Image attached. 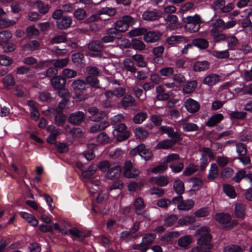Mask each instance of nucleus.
Returning <instances> with one entry per match:
<instances>
[{
	"label": "nucleus",
	"mask_w": 252,
	"mask_h": 252,
	"mask_svg": "<svg viewBox=\"0 0 252 252\" xmlns=\"http://www.w3.org/2000/svg\"><path fill=\"white\" fill-rule=\"evenodd\" d=\"M134 133L137 138L141 139H145L149 135V132L146 129L140 127L135 129Z\"/></svg>",
	"instance_id": "c03bdc74"
},
{
	"label": "nucleus",
	"mask_w": 252,
	"mask_h": 252,
	"mask_svg": "<svg viewBox=\"0 0 252 252\" xmlns=\"http://www.w3.org/2000/svg\"><path fill=\"white\" fill-rule=\"evenodd\" d=\"M85 114L82 111H76L71 113L68 118V122L71 124L79 126L85 121Z\"/></svg>",
	"instance_id": "0eeeda50"
},
{
	"label": "nucleus",
	"mask_w": 252,
	"mask_h": 252,
	"mask_svg": "<svg viewBox=\"0 0 252 252\" xmlns=\"http://www.w3.org/2000/svg\"><path fill=\"white\" fill-rule=\"evenodd\" d=\"M197 85V82L192 81L189 82L183 88V92L186 94H189L193 92Z\"/></svg>",
	"instance_id": "a18cd8bd"
},
{
	"label": "nucleus",
	"mask_w": 252,
	"mask_h": 252,
	"mask_svg": "<svg viewBox=\"0 0 252 252\" xmlns=\"http://www.w3.org/2000/svg\"><path fill=\"white\" fill-rule=\"evenodd\" d=\"M124 68L131 73H135L137 68L135 65L134 62L129 58L126 59L123 61Z\"/></svg>",
	"instance_id": "5701e85b"
},
{
	"label": "nucleus",
	"mask_w": 252,
	"mask_h": 252,
	"mask_svg": "<svg viewBox=\"0 0 252 252\" xmlns=\"http://www.w3.org/2000/svg\"><path fill=\"white\" fill-rule=\"evenodd\" d=\"M220 76L215 74H211L206 76L203 80V83L209 86H213L219 82Z\"/></svg>",
	"instance_id": "4be33fe9"
},
{
	"label": "nucleus",
	"mask_w": 252,
	"mask_h": 252,
	"mask_svg": "<svg viewBox=\"0 0 252 252\" xmlns=\"http://www.w3.org/2000/svg\"><path fill=\"white\" fill-rule=\"evenodd\" d=\"M131 46L133 49L136 50H143L146 48V45L143 41L134 38L131 40Z\"/></svg>",
	"instance_id": "79ce46f5"
},
{
	"label": "nucleus",
	"mask_w": 252,
	"mask_h": 252,
	"mask_svg": "<svg viewBox=\"0 0 252 252\" xmlns=\"http://www.w3.org/2000/svg\"><path fill=\"white\" fill-rule=\"evenodd\" d=\"M173 188L176 192L178 194H182L185 191L184 184L179 180L175 181Z\"/></svg>",
	"instance_id": "603ef678"
},
{
	"label": "nucleus",
	"mask_w": 252,
	"mask_h": 252,
	"mask_svg": "<svg viewBox=\"0 0 252 252\" xmlns=\"http://www.w3.org/2000/svg\"><path fill=\"white\" fill-rule=\"evenodd\" d=\"M244 249L237 245H229L225 247L223 252H243Z\"/></svg>",
	"instance_id": "4d7b16f0"
},
{
	"label": "nucleus",
	"mask_w": 252,
	"mask_h": 252,
	"mask_svg": "<svg viewBox=\"0 0 252 252\" xmlns=\"http://www.w3.org/2000/svg\"><path fill=\"white\" fill-rule=\"evenodd\" d=\"M196 221V218L194 216H187L179 219L178 223L180 225H189Z\"/></svg>",
	"instance_id": "7c9ffc66"
},
{
	"label": "nucleus",
	"mask_w": 252,
	"mask_h": 252,
	"mask_svg": "<svg viewBox=\"0 0 252 252\" xmlns=\"http://www.w3.org/2000/svg\"><path fill=\"white\" fill-rule=\"evenodd\" d=\"M115 38H121V36L116 32L115 30L109 29L106 31V35L101 38V41L104 43L113 42Z\"/></svg>",
	"instance_id": "9b49d317"
},
{
	"label": "nucleus",
	"mask_w": 252,
	"mask_h": 252,
	"mask_svg": "<svg viewBox=\"0 0 252 252\" xmlns=\"http://www.w3.org/2000/svg\"><path fill=\"white\" fill-rule=\"evenodd\" d=\"M161 36L159 32L150 31L144 35V39L146 42L153 43L158 41Z\"/></svg>",
	"instance_id": "4468645a"
},
{
	"label": "nucleus",
	"mask_w": 252,
	"mask_h": 252,
	"mask_svg": "<svg viewBox=\"0 0 252 252\" xmlns=\"http://www.w3.org/2000/svg\"><path fill=\"white\" fill-rule=\"evenodd\" d=\"M173 80L176 87L181 86L186 81L185 77L181 73L174 74L173 76Z\"/></svg>",
	"instance_id": "09e8293b"
},
{
	"label": "nucleus",
	"mask_w": 252,
	"mask_h": 252,
	"mask_svg": "<svg viewBox=\"0 0 252 252\" xmlns=\"http://www.w3.org/2000/svg\"><path fill=\"white\" fill-rule=\"evenodd\" d=\"M183 21L186 23L184 27L187 31L195 32L200 29L201 20L199 15L196 14L193 16H188Z\"/></svg>",
	"instance_id": "f03ea898"
},
{
	"label": "nucleus",
	"mask_w": 252,
	"mask_h": 252,
	"mask_svg": "<svg viewBox=\"0 0 252 252\" xmlns=\"http://www.w3.org/2000/svg\"><path fill=\"white\" fill-rule=\"evenodd\" d=\"M12 37L11 33L8 31H2L0 32V43H6Z\"/></svg>",
	"instance_id": "338daca9"
},
{
	"label": "nucleus",
	"mask_w": 252,
	"mask_h": 252,
	"mask_svg": "<svg viewBox=\"0 0 252 252\" xmlns=\"http://www.w3.org/2000/svg\"><path fill=\"white\" fill-rule=\"evenodd\" d=\"M194 205V202L191 199L184 200L183 199L181 204L178 205L179 210H188L191 209Z\"/></svg>",
	"instance_id": "473e14b6"
},
{
	"label": "nucleus",
	"mask_w": 252,
	"mask_h": 252,
	"mask_svg": "<svg viewBox=\"0 0 252 252\" xmlns=\"http://www.w3.org/2000/svg\"><path fill=\"white\" fill-rule=\"evenodd\" d=\"M2 83L5 88H9L15 84V79L12 74H9L3 78Z\"/></svg>",
	"instance_id": "8fccbe9b"
},
{
	"label": "nucleus",
	"mask_w": 252,
	"mask_h": 252,
	"mask_svg": "<svg viewBox=\"0 0 252 252\" xmlns=\"http://www.w3.org/2000/svg\"><path fill=\"white\" fill-rule=\"evenodd\" d=\"M140 221H137L133 223V226L131 228L127 231H124L121 232L120 235V239L123 240H126L130 236L135 233L138 231L140 227Z\"/></svg>",
	"instance_id": "9d476101"
},
{
	"label": "nucleus",
	"mask_w": 252,
	"mask_h": 252,
	"mask_svg": "<svg viewBox=\"0 0 252 252\" xmlns=\"http://www.w3.org/2000/svg\"><path fill=\"white\" fill-rule=\"evenodd\" d=\"M180 235L178 231L169 232L162 235L161 240L163 242L169 243L172 242L173 239L178 237Z\"/></svg>",
	"instance_id": "2f4dec72"
},
{
	"label": "nucleus",
	"mask_w": 252,
	"mask_h": 252,
	"mask_svg": "<svg viewBox=\"0 0 252 252\" xmlns=\"http://www.w3.org/2000/svg\"><path fill=\"white\" fill-rule=\"evenodd\" d=\"M69 233L72 236L77 237L80 240L84 239L85 237L90 236V232H84L82 231L79 230L78 229L73 228L68 230Z\"/></svg>",
	"instance_id": "c85d7f7f"
},
{
	"label": "nucleus",
	"mask_w": 252,
	"mask_h": 252,
	"mask_svg": "<svg viewBox=\"0 0 252 252\" xmlns=\"http://www.w3.org/2000/svg\"><path fill=\"white\" fill-rule=\"evenodd\" d=\"M96 139L98 143L102 144H107L110 141L109 137L105 132H101L98 134Z\"/></svg>",
	"instance_id": "5fc2aeb1"
},
{
	"label": "nucleus",
	"mask_w": 252,
	"mask_h": 252,
	"mask_svg": "<svg viewBox=\"0 0 252 252\" xmlns=\"http://www.w3.org/2000/svg\"><path fill=\"white\" fill-rule=\"evenodd\" d=\"M183 129L185 132L195 131L198 130V126L193 123L183 122Z\"/></svg>",
	"instance_id": "ea45409f"
},
{
	"label": "nucleus",
	"mask_w": 252,
	"mask_h": 252,
	"mask_svg": "<svg viewBox=\"0 0 252 252\" xmlns=\"http://www.w3.org/2000/svg\"><path fill=\"white\" fill-rule=\"evenodd\" d=\"M246 171L244 169H241L238 171L232 178L233 181L236 183H239L242 179L246 178Z\"/></svg>",
	"instance_id": "0e129e2a"
},
{
	"label": "nucleus",
	"mask_w": 252,
	"mask_h": 252,
	"mask_svg": "<svg viewBox=\"0 0 252 252\" xmlns=\"http://www.w3.org/2000/svg\"><path fill=\"white\" fill-rule=\"evenodd\" d=\"M56 23L59 29L61 30L66 29L70 26L72 23V19L69 17L64 16L60 19H58Z\"/></svg>",
	"instance_id": "6ab92c4d"
},
{
	"label": "nucleus",
	"mask_w": 252,
	"mask_h": 252,
	"mask_svg": "<svg viewBox=\"0 0 252 252\" xmlns=\"http://www.w3.org/2000/svg\"><path fill=\"white\" fill-rule=\"evenodd\" d=\"M175 145V142L171 140L165 139L159 142L156 146L158 149H169Z\"/></svg>",
	"instance_id": "72a5a7b5"
},
{
	"label": "nucleus",
	"mask_w": 252,
	"mask_h": 252,
	"mask_svg": "<svg viewBox=\"0 0 252 252\" xmlns=\"http://www.w3.org/2000/svg\"><path fill=\"white\" fill-rule=\"evenodd\" d=\"M146 150L145 146L143 144H141L132 149L130 152V154L131 156H135L136 154H139L141 156L142 154V153H143Z\"/></svg>",
	"instance_id": "e2e57ef3"
},
{
	"label": "nucleus",
	"mask_w": 252,
	"mask_h": 252,
	"mask_svg": "<svg viewBox=\"0 0 252 252\" xmlns=\"http://www.w3.org/2000/svg\"><path fill=\"white\" fill-rule=\"evenodd\" d=\"M218 176L219 169L217 164L216 163L211 164L207 177L208 179L210 180H214L217 179Z\"/></svg>",
	"instance_id": "c756f323"
},
{
	"label": "nucleus",
	"mask_w": 252,
	"mask_h": 252,
	"mask_svg": "<svg viewBox=\"0 0 252 252\" xmlns=\"http://www.w3.org/2000/svg\"><path fill=\"white\" fill-rule=\"evenodd\" d=\"M113 30H116V32L120 35L119 32H124L128 30L127 26L125 24L123 18L118 20L115 23V28Z\"/></svg>",
	"instance_id": "cd10ccee"
},
{
	"label": "nucleus",
	"mask_w": 252,
	"mask_h": 252,
	"mask_svg": "<svg viewBox=\"0 0 252 252\" xmlns=\"http://www.w3.org/2000/svg\"><path fill=\"white\" fill-rule=\"evenodd\" d=\"M68 59H61L56 60H52V63L55 67L63 68L68 63Z\"/></svg>",
	"instance_id": "bf43d9fd"
},
{
	"label": "nucleus",
	"mask_w": 252,
	"mask_h": 252,
	"mask_svg": "<svg viewBox=\"0 0 252 252\" xmlns=\"http://www.w3.org/2000/svg\"><path fill=\"white\" fill-rule=\"evenodd\" d=\"M85 82L87 84H88L93 87L96 88H100L99 86V80L97 79L96 76L88 75L85 78Z\"/></svg>",
	"instance_id": "37998d69"
},
{
	"label": "nucleus",
	"mask_w": 252,
	"mask_h": 252,
	"mask_svg": "<svg viewBox=\"0 0 252 252\" xmlns=\"http://www.w3.org/2000/svg\"><path fill=\"white\" fill-rule=\"evenodd\" d=\"M121 168L118 165L110 168L106 174V177L109 179L113 180L118 177L120 175Z\"/></svg>",
	"instance_id": "a878e982"
},
{
	"label": "nucleus",
	"mask_w": 252,
	"mask_h": 252,
	"mask_svg": "<svg viewBox=\"0 0 252 252\" xmlns=\"http://www.w3.org/2000/svg\"><path fill=\"white\" fill-rule=\"evenodd\" d=\"M136 105L135 98L130 94H126L123 97L119 103V107L125 109Z\"/></svg>",
	"instance_id": "6e6552de"
},
{
	"label": "nucleus",
	"mask_w": 252,
	"mask_h": 252,
	"mask_svg": "<svg viewBox=\"0 0 252 252\" xmlns=\"http://www.w3.org/2000/svg\"><path fill=\"white\" fill-rule=\"evenodd\" d=\"M236 151L238 156H245L247 155L248 152L246 145L241 142H238V143H236Z\"/></svg>",
	"instance_id": "49530a36"
},
{
	"label": "nucleus",
	"mask_w": 252,
	"mask_h": 252,
	"mask_svg": "<svg viewBox=\"0 0 252 252\" xmlns=\"http://www.w3.org/2000/svg\"><path fill=\"white\" fill-rule=\"evenodd\" d=\"M210 231V228L207 226H202L195 231L194 236L199 237L197 240L198 246H206L209 250H212L213 248V245L211 243L212 237Z\"/></svg>",
	"instance_id": "f257e3e1"
},
{
	"label": "nucleus",
	"mask_w": 252,
	"mask_h": 252,
	"mask_svg": "<svg viewBox=\"0 0 252 252\" xmlns=\"http://www.w3.org/2000/svg\"><path fill=\"white\" fill-rule=\"evenodd\" d=\"M132 60L136 63L137 66L140 67H146L147 63L145 61L144 57L141 54H135L132 56Z\"/></svg>",
	"instance_id": "4c0bfd02"
},
{
	"label": "nucleus",
	"mask_w": 252,
	"mask_h": 252,
	"mask_svg": "<svg viewBox=\"0 0 252 252\" xmlns=\"http://www.w3.org/2000/svg\"><path fill=\"white\" fill-rule=\"evenodd\" d=\"M225 4V0H216L213 3L212 7L215 10H220L223 13L229 12L234 8L233 3H229L226 5Z\"/></svg>",
	"instance_id": "39448f33"
},
{
	"label": "nucleus",
	"mask_w": 252,
	"mask_h": 252,
	"mask_svg": "<svg viewBox=\"0 0 252 252\" xmlns=\"http://www.w3.org/2000/svg\"><path fill=\"white\" fill-rule=\"evenodd\" d=\"M210 210L208 207L201 208L197 210L194 213V217L197 218L205 217L209 215Z\"/></svg>",
	"instance_id": "13d9d810"
},
{
	"label": "nucleus",
	"mask_w": 252,
	"mask_h": 252,
	"mask_svg": "<svg viewBox=\"0 0 252 252\" xmlns=\"http://www.w3.org/2000/svg\"><path fill=\"white\" fill-rule=\"evenodd\" d=\"M235 215L238 218H243L245 215V207L244 205L238 202L235 205Z\"/></svg>",
	"instance_id": "bb28decb"
},
{
	"label": "nucleus",
	"mask_w": 252,
	"mask_h": 252,
	"mask_svg": "<svg viewBox=\"0 0 252 252\" xmlns=\"http://www.w3.org/2000/svg\"><path fill=\"white\" fill-rule=\"evenodd\" d=\"M160 17L161 15L158 10L156 9H154L152 11H146L142 14L143 19L146 21L157 20Z\"/></svg>",
	"instance_id": "2eb2a0df"
},
{
	"label": "nucleus",
	"mask_w": 252,
	"mask_h": 252,
	"mask_svg": "<svg viewBox=\"0 0 252 252\" xmlns=\"http://www.w3.org/2000/svg\"><path fill=\"white\" fill-rule=\"evenodd\" d=\"M151 183L155 184L159 187H165L169 183V178L167 176H158L152 177L149 179Z\"/></svg>",
	"instance_id": "f3484780"
},
{
	"label": "nucleus",
	"mask_w": 252,
	"mask_h": 252,
	"mask_svg": "<svg viewBox=\"0 0 252 252\" xmlns=\"http://www.w3.org/2000/svg\"><path fill=\"white\" fill-rule=\"evenodd\" d=\"M73 15L74 17L79 20H83L88 16L86 11L82 8H78L75 10Z\"/></svg>",
	"instance_id": "de8ad7c7"
},
{
	"label": "nucleus",
	"mask_w": 252,
	"mask_h": 252,
	"mask_svg": "<svg viewBox=\"0 0 252 252\" xmlns=\"http://www.w3.org/2000/svg\"><path fill=\"white\" fill-rule=\"evenodd\" d=\"M185 107L189 113L194 114L199 111L200 105L196 100L189 98L185 101Z\"/></svg>",
	"instance_id": "1a4fd4ad"
},
{
	"label": "nucleus",
	"mask_w": 252,
	"mask_h": 252,
	"mask_svg": "<svg viewBox=\"0 0 252 252\" xmlns=\"http://www.w3.org/2000/svg\"><path fill=\"white\" fill-rule=\"evenodd\" d=\"M147 117V115L144 112H140L136 114L133 118V121L135 124H141Z\"/></svg>",
	"instance_id": "69168bd1"
},
{
	"label": "nucleus",
	"mask_w": 252,
	"mask_h": 252,
	"mask_svg": "<svg viewBox=\"0 0 252 252\" xmlns=\"http://www.w3.org/2000/svg\"><path fill=\"white\" fill-rule=\"evenodd\" d=\"M133 206L136 214L138 215H141L142 210L145 207L143 199L141 197L137 198L134 202Z\"/></svg>",
	"instance_id": "b1692460"
},
{
	"label": "nucleus",
	"mask_w": 252,
	"mask_h": 252,
	"mask_svg": "<svg viewBox=\"0 0 252 252\" xmlns=\"http://www.w3.org/2000/svg\"><path fill=\"white\" fill-rule=\"evenodd\" d=\"M109 126V123L106 121L96 124L91 127L90 131L92 133H96L104 129Z\"/></svg>",
	"instance_id": "58836bf2"
},
{
	"label": "nucleus",
	"mask_w": 252,
	"mask_h": 252,
	"mask_svg": "<svg viewBox=\"0 0 252 252\" xmlns=\"http://www.w3.org/2000/svg\"><path fill=\"white\" fill-rule=\"evenodd\" d=\"M192 243V237L186 235L180 237L178 240V245L183 248L187 247Z\"/></svg>",
	"instance_id": "f704fd0d"
},
{
	"label": "nucleus",
	"mask_w": 252,
	"mask_h": 252,
	"mask_svg": "<svg viewBox=\"0 0 252 252\" xmlns=\"http://www.w3.org/2000/svg\"><path fill=\"white\" fill-rule=\"evenodd\" d=\"M66 79L61 76H57L51 79V83L55 89L62 90L66 84Z\"/></svg>",
	"instance_id": "dca6fc26"
},
{
	"label": "nucleus",
	"mask_w": 252,
	"mask_h": 252,
	"mask_svg": "<svg viewBox=\"0 0 252 252\" xmlns=\"http://www.w3.org/2000/svg\"><path fill=\"white\" fill-rule=\"evenodd\" d=\"M209 63L207 61L197 62L193 65L195 71H203L209 68Z\"/></svg>",
	"instance_id": "c9c22d12"
},
{
	"label": "nucleus",
	"mask_w": 252,
	"mask_h": 252,
	"mask_svg": "<svg viewBox=\"0 0 252 252\" xmlns=\"http://www.w3.org/2000/svg\"><path fill=\"white\" fill-rule=\"evenodd\" d=\"M104 46L99 41L93 40L88 45V48L91 57H101Z\"/></svg>",
	"instance_id": "20e7f679"
},
{
	"label": "nucleus",
	"mask_w": 252,
	"mask_h": 252,
	"mask_svg": "<svg viewBox=\"0 0 252 252\" xmlns=\"http://www.w3.org/2000/svg\"><path fill=\"white\" fill-rule=\"evenodd\" d=\"M40 44L37 40L30 41L25 45V49L30 51L38 50Z\"/></svg>",
	"instance_id": "6e6d98bb"
},
{
	"label": "nucleus",
	"mask_w": 252,
	"mask_h": 252,
	"mask_svg": "<svg viewBox=\"0 0 252 252\" xmlns=\"http://www.w3.org/2000/svg\"><path fill=\"white\" fill-rule=\"evenodd\" d=\"M187 42V40L186 37L179 35H173L169 37L166 39V43L171 45H173L180 42L186 43Z\"/></svg>",
	"instance_id": "393cba45"
},
{
	"label": "nucleus",
	"mask_w": 252,
	"mask_h": 252,
	"mask_svg": "<svg viewBox=\"0 0 252 252\" xmlns=\"http://www.w3.org/2000/svg\"><path fill=\"white\" fill-rule=\"evenodd\" d=\"M156 238V235L154 233H151L146 234L142 239V242L144 245L148 247V246L151 245L155 240Z\"/></svg>",
	"instance_id": "864d4df0"
},
{
	"label": "nucleus",
	"mask_w": 252,
	"mask_h": 252,
	"mask_svg": "<svg viewBox=\"0 0 252 252\" xmlns=\"http://www.w3.org/2000/svg\"><path fill=\"white\" fill-rule=\"evenodd\" d=\"M178 220L177 215H171L165 219L164 225L166 227H170L173 225Z\"/></svg>",
	"instance_id": "3c124183"
},
{
	"label": "nucleus",
	"mask_w": 252,
	"mask_h": 252,
	"mask_svg": "<svg viewBox=\"0 0 252 252\" xmlns=\"http://www.w3.org/2000/svg\"><path fill=\"white\" fill-rule=\"evenodd\" d=\"M223 190L226 194L231 198H234L236 195L234 188L230 185H224Z\"/></svg>",
	"instance_id": "680f3d73"
},
{
	"label": "nucleus",
	"mask_w": 252,
	"mask_h": 252,
	"mask_svg": "<svg viewBox=\"0 0 252 252\" xmlns=\"http://www.w3.org/2000/svg\"><path fill=\"white\" fill-rule=\"evenodd\" d=\"M210 33L213 36V40L215 43H219L226 39L224 33H219V31L210 30Z\"/></svg>",
	"instance_id": "e433bc0d"
},
{
	"label": "nucleus",
	"mask_w": 252,
	"mask_h": 252,
	"mask_svg": "<svg viewBox=\"0 0 252 252\" xmlns=\"http://www.w3.org/2000/svg\"><path fill=\"white\" fill-rule=\"evenodd\" d=\"M223 119V116L221 114H216L211 117L206 123V126L209 127H213L220 123Z\"/></svg>",
	"instance_id": "aec40b11"
},
{
	"label": "nucleus",
	"mask_w": 252,
	"mask_h": 252,
	"mask_svg": "<svg viewBox=\"0 0 252 252\" xmlns=\"http://www.w3.org/2000/svg\"><path fill=\"white\" fill-rule=\"evenodd\" d=\"M72 87L75 92L78 93L83 92L88 88L85 81L81 79H77L74 81L72 83Z\"/></svg>",
	"instance_id": "a211bd4d"
},
{
	"label": "nucleus",
	"mask_w": 252,
	"mask_h": 252,
	"mask_svg": "<svg viewBox=\"0 0 252 252\" xmlns=\"http://www.w3.org/2000/svg\"><path fill=\"white\" fill-rule=\"evenodd\" d=\"M133 164L131 161H126L124 167V175L128 178H135L140 174L137 169H133Z\"/></svg>",
	"instance_id": "423d86ee"
},
{
	"label": "nucleus",
	"mask_w": 252,
	"mask_h": 252,
	"mask_svg": "<svg viewBox=\"0 0 252 252\" xmlns=\"http://www.w3.org/2000/svg\"><path fill=\"white\" fill-rule=\"evenodd\" d=\"M113 134L118 141H124L130 136V132L124 123L117 124L113 131Z\"/></svg>",
	"instance_id": "7ed1b4c3"
},
{
	"label": "nucleus",
	"mask_w": 252,
	"mask_h": 252,
	"mask_svg": "<svg viewBox=\"0 0 252 252\" xmlns=\"http://www.w3.org/2000/svg\"><path fill=\"white\" fill-rule=\"evenodd\" d=\"M97 166L94 164H92L87 170L83 172L82 175L85 178H89L96 172Z\"/></svg>",
	"instance_id": "052dcab7"
},
{
	"label": "nucleus",
	"mask_w": 252,
	"mask_h": 252,
	"mask_svg": "<svg viewBox=\"0 0 252 252\" xmlns=\"http://www.w3.org/2000/svg\"><path fill=\"white\" fill-rule=\"evenodd\" d=\"M192 45L200 49H206L209 47V42L205 38H198L193 39Z\"/></svg>",
	"instance_id": "412c9836"
},
{
	"label": "nucleus",
	"mask_w": 252,
	"mask_h": 252,
	"mask_svg": "<svg viewBox=\"0 0 252 252\" xmlns=\"http://www.w3.org/2000/svg\"><path fill=\"white\" fill-rule=\"evenodd\" d=\"M30 5L33 8L37 9L39 12L42 14L47 13L50 9V6L48 4H45L43 1L40 0L32 2H31Z\"/></svg>",
	"instance_id": "f8f14e48"
},
{
	"label": "nucleus",
	"mask_w": 252,
	"mask_h": 252,
	"mask_svg": "<svg viewBox=\"0 0 252 252\" xmlns=\"http://www.w3.org/2000/svg\"><path fill=\"white\" fill-rule=\"evenodd\" d=\"M189 181L192 184V188L190 189L192 191L198 190L203 184V180L200 178H193L190 179Z\"/></svg>",
	"instance_id": "a19ab883"
},
{
	"label": "nucleus",
	"mask_w": 252,
	"mask_h": 252,
	"mask_svg": "<svg viewBox=\"0 0 252 252\" xmlns=\"http://www.w3.org/2000/svg\"><path fill=\"white\" fill-rule=\"evenodd\" d=\"M112 91L115 96L117 97H121L126 94V89L120 86L114 87Z\"/></svg>",
	"instance_id": "774afa93"
},
{
	"label": "nucleus",
	"mask_w": 252,
	"mask_h": 252,
	"mask_svg": "<svg viewBox=\"0 0 252 252\" xmlns=\"http://www.w3.org/2000/svg\"><path fill=\"white\" fill-rule=\"evenodd\" d=\"M216 220L224 225V227L227 228H231L232 226L230 225H227L231 220V217L228 214L225 213H219L215 216Z\"/></svg>",
	"instance_id": "ddd939ff"
}]
</instances>
